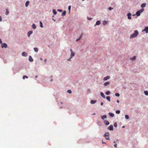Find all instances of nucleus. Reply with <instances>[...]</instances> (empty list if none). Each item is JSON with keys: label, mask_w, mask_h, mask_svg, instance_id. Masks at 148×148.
I'll return each mask as SVG.
<instances>
[{"label": "nucleus", "mask_w": 148, "mask_h": 148, "mask_svg": "<svg viewBox=\"0 0 148 148\" xmlns=\"http://www.w3.org/2000/svg\"><path fill=\"white\" fill-rule=\"evenodd\" d=\"M138 34V31L137 30H135L134 31V33L131 35L130 38H133L136 37L137 36Z\"/></svg>", "instance_id": "nucleus-1"}, {"label": "nucleus", "mask_w": 148, "mask_h": 148, "mask_svg": "<svg viewBox=\"0 0 148 148\" xmlns=\"http://www.w3.org/2000/svg\"><path fill=\"white\" fill-rule=\"evenodd\" d=\"M109 134L108 132H106L104 134V136L106 140H109Z\"/></svg>", "instance_id": "nucleus-2"}, {"label": "nucleus", "mask_w": 148, "mask_h": 148, "mask_svg": "<svg viewBox=\"0 0 148 148\" xmlns=\"http://www.w3.org/2000/svg\"><path fill=\"white\" fill-rule=\"evenodd\" d=\"M142 32H145L146 33H148V27H146L145 28L142 30Z\"/></svg>", "instance_id": "nucleus-3"}, {"label": "nucleus", "mask_w": 148, "mask_h": 148, "mask_svg": "<svg viewBox=\"0 0 148 148\" xmlns=\"http://www.w3.org/2000/svg\"><path fill=\"white\" fill-rule=\"evenodd\" d=\"M127 18L128 19L130 20L132 18L131 16L132 14H131L129 12L128 13L127 15Z\"/></svg>", "instance_id": "nucleus-4"}, {"label": "nucleus", "mask_w": 148, "mask_h": 148, "mask_svg": "<svg viewBox=\"0 0 148 148\" xmlns=\"http://www.w3.org/2000/svg\"><path fill=\"white\" fill-rule=\"evenodd\" d=\"M108 129L110 130H113V126L112 125H111L108 127Z\"/></svg>", "instance_id": "nucleus-5"}, {"label": "nucleus", "mask_w": 148, "mask_h": 148, "mask_svg": "<svg viewBox=\"0 0 148 148\" xmlns=\"http://www.w3.org/2000/svg\"><path fill=\"white\" fill-rule=\"evenodd\" d=\"M7 47V45L5 43H3L1 45V47L2 48H3L4 47L5 48H6Z\"/></svg>", "instance_id": "nucleus-6"}, {"label": "nucleus", "mask_w": 148, "mask_h": 148, "mask_svg": "<svg viewBox=\"0 0 148 148\" xmlns=\"http://www.w3.org/2000/svg\"><path fill=\"white\" fill-rule=\"evenodd\" d=\"M104 123L106 125H108L109 124V122L107 120H105L103 121Z\"/></svg>", "instance_id": "nucleus-7"}, {"label": "nucleus", "mask_w": 148, "mask_h": 148, "mask_svg": "<svg viewBox=\"0 0 148 148\" xmlns=\"http://www.w3.org/2000/svg\"><path fill=\"white\" fill-rule=\"evenodd\" d=\"M101 118L102 120H104L107 118V116L106 115H103L101 116Z\"/></svg>", "instance_id": "nucleus-8"}, {"label": "nucleus", "mask_w": 148, "mask_h": 148, "mask_svg": "<svg viewBox=\"0 0 148 148\" xmlns=\"http://www.w3.org/2000/svg\"><path fill=\"white\" fill-rule=\"evenodd\" d=\"M22 55L23 56H26L27 55V53L25 52H23L22 53Z\"/></svg>", "instance_id": "nucleus-9"}, {"label": "nucleus", "mask_w": 148, "mask_h": 148, "mask_svg": "<svg viewBox=\"0 0 148 148\" xmlns=\"http://www.w3.org/2000/svg\"><path fill=\"white\" fill-rule=\"evenodd\" d=\"M110 78V76H106V77H104L103 78V80L104 81H106L108 79H109Z\"/></svg>", "instance_id": "nucleus-10"}, {"label": "nucleus", "mask_w": 148, "mask_h": 148, "mask_svg": "<svg viewBox=\"0 0 148 148\" xmlns=\"http://www.w3.org/2000/svg\"><path fill=\"white\" fill-rule=\"evenodd\" d=\"M114 143H115V144L114 145V147L116 148H117V143H119V142L117 143V142L115 141H114Z\"/></svg>", "instance_id": "nucleus-11"}, {"label": "nucleus", "mask_w": 148, "mask_h": 148, "mask_svg": "<svg viewBox=\"0 0 148 148\" xmlns=\"http://www.w3.org/2000/svg\"><path fill=\"white\" fill-rule=\"evenodd\" d=\"M32 33V31H29L27 33V36L29 37L30 35Z\"/></svg>", "instance_id": "nucleus-12"}, {"label": "nucleus", "mask_w": 148, "mask_h": 148, "mask_svg": "<svg viewBox=\"0 0 148 148\" xmlns=\"http://www.w3.org/2000/svg\"><path fill=\"white\" fill-rule=\"evenodd\" d=\"M146 5V3H144L143 4H142L141 5V7L142 8H143L145 7Z\"/></svg>", "instance_id": "nucleus-13"}, {"label": "nucleus", "mask_w": 148, "mask_h": 148, "mask_svg": "<svg viewBox=\"0 0 148 148\" xmlns=\"http://www.w3.org/2000/svg\"><path fill=\"white\" fill-rule=\"evenodd\" d=\"M109 114L110 115V116L111 117H114V114L112 113L109 112Z\"/></svg>", "instance_id": "nucleus-14"}, {"label": "nucleus", "mask_w": 148, "mask_h": 148, "mask_svg": "<svg viewBox=\"0 0 148 148\" xmlns=\"http://www.w3.org/2000/svg\"><path fill=\"white\" fill-rule=\"evenodd\" d=\"M140 14L138 11L136 12V14L137 16H139L140 15Z\"/></svg>", "instance_id": "nucleus-15"}, {"label": "nucleus", "mask_w": 148, "mask_h": 148, "mask_svg": "<svg viewBox=\"0 0 148 148\" xmlns=\"http://www.w3.org/2000/svg\"><path fill=\"white\" fill-rule=\"evenodd\" d=\"M144 10V9L143 8H142L141 10H138L139 12L140 13H141Z\"/></svg>", "instance_id": "nucleus-16"}, {"label": "nucleus", "mask_w": 148, "mask_h": 148, "mask_svg": "<svg viewBox=\"0 0 148 148\" xmlns=\"http://www.w3.org/2000/svg\"><path fill=\"white\" fill-rule=\"evenodd\" d=\"M29 60L31 62H32L33 60L32 58L30 56L29 57Z\"/></svg>", "instance_id": "nucleus-17"}, {"label": "nucleus", "mask_w": 148, "mask_h": 148, "mask_svg": "<svg viewBox=\"0 0 148 148\" xmlns=\"http://www.w3.org/2000/svg\"><path fill=\"white\" fill-rule=\"evenodd\" d=\"M100 24V21H97L95 25V26H96V25H99Z\"/></svg>", "instance_id": "nucleus-18"}, {"label": "nucleus", "mask_w": 148, "mask_h": 148, "mask_svg": "<svg viewBox=\"0 0 148 148\" xmlns=\"http://www.w3.org/2000/svg\"><path fill=\"white\" fill-rule=\"evenodd\" d=\"M110 84V82H106L104 84V85L105 86H107V85H109Z\"/></svg>", "instance_id": "nucleus-19"}, {"label": "nucleus", "mask_w": 148, "mask_h": 148, "mask_svg": "<svg viewBox=\"0 0 148 148\" xmlns=\"http://www.w3.org/2000/svg\"><path fill=\"white\" fill-rule=\"evenodd\" d=\"M96 102V101L95 100H91L90 101V103L91 104H94Z\"/></svg>", "instance_id": "nucleus-20"}, {"label": "nucleus", "mask_w": 148, "mask_h": 148, "mask_svg": "<svg viewBox=\"0 0 148 148\" xmlns=\"http://www.w3.org/2000/svg\"><path fill=\"white\" fill-rule=\"evenodd\" d=\"M144 92L145 94L147 96L148 95V91H144Z\"/></svg>", "instance_id": "nucleus-21"}, {"label": "nucleus", "mask_w": 148, "mask_h": 148, "mask_svg": "<svg viewBox=\"0 0 148 148\" xmlns=\"http://www.w3.org/2000/svg\"><path fill=\"white\" fill-rule=\"evenodd\" d=\"M125 117L126 119L127 120H128L129 119V117L127 115H125Z\"/></svg>", "instance_id": "nucleus-22"}, {"label": "nucleus", "mask_w": 148, "mask_h": 148, "mask_svg": "<svg viewBox=\"0 0 148 148\" xmlns=\"http://www.w3.org/2000/svg\"><path fill=\"white\" fill-rule=\"evenodd\" d=\"M101 96L104 98H105V96L104 95V94L102 92H101Z\"/></svg>", "instance_id": "nucleus-23"}, {"label": "nucleus", "mask_w": 148, "mask_h": 148, "mask_svg": "<svg viewBox=\"0 0 148 148\" xmlns=\"http://www.w3.org/2000/svg\"><path fill=\"white\" fill-rule=\"evenodd\" d=\"M75 53L74 52H73L71 53V57H73L75 55Z\"/></svg>", "instance_id": "nucleus-24"}, {"label": "nucleus", "mask_w": 148, "mask_h": 148, "mask_svg": "<svg viewBox=\"0 0 148 148\" xmlns=\"http://www.w3.org/2000/svg\"><path fill=\"white\" fill-rule=\"evenodd\" d=\"M29 1H26V2L25 3V6L26 7H27L28 6L29 4Z\"/></svg>", "instance_id": "nucleus-25"}, {"label": "nucleus", "mask_w": 148, "mask_h": 148, "mask_svg": "<svg viewBox=\"0 0 148 148\" xmlns=\"http://www.w3.org/2000/svg\"><path fill=\"white\" fill-rule=\"evenodd\" d=\"M136 56H134L132 58H131V60L132 61L136 59Z\"/></svg>", "instance_id": "nucleus-26"}, {"label": "nucleus", "mask_w": 148, "mask_h": 148, "mask_svg": "<svg viewBox=\"0 0 148 148\" xmlns=\"http://www.w3.org/2000/svg\"><path fill=\"white\" fill-rule=\"evenodd\" d=\"M53 14L54 15H56L57 14V12H56V10L54 9L53 10Z\"/></svg>", "instance_id": "nucleus-27"}, {"label": "nucleus", "mask_w": 148, "mask_h": 148, "mask_svg": "<svg viewBox=\"0 0 148 148\" xmlns=\"http://www.w3.org/2000/svg\"><path fill=\"white\" fill-rule=\"evenodd\" d=\"M32 28L34 29H35L36 28V27L35 26V25L34 24H32Z\"/></svg>", "instance_id": "nucleus-28"}, {"label": "nucleus", "mask_w": 148, "mask_h": 148, "mask_svg": "<svg viewBox=\"0 0 148 148\" xmlns=\"http://www.w3.org/2000/svg\"><path fill=\"white\" fill-rule=\"evenodd\" d=\"M34 51L36 52H37L38 51V49L36 47L34 48Z\"/></svg>", "instance_id": "nucleus-29"}, {"label": "nucleus", "mask_w": 148, "mask_h": 148, "mask_svg": "<svg viewBox=\"0 0 148 148\" xmlns=\"http://www.w3.org/2000/svg\"><path fill=\"white\" fill-rule=\"evenodd\" d=\"M66 13V12L65 11H64L62 13V16H64L65 15Z\"/></svg>", "instance_id": "nucleus-30"}, {"label": "nucleus", "mask_w": 148, "mask_h": 148, "mask_svg": "<svg viewBox=\"0 0 148 148\" xmlns=\"http://www.w3.org/2000/svg\"><path fill=\"white\" fill-rule=\"evenodd\" d=\"M106 99L109 101H110V98L109 96L107 97H106Z\"/></svg>", "instance_id": "nucleus-31"}, {"label": "nucleus", "mask_w": 148, "mask_h": 148, "mask_svg": "<svg viewBox=\"0 0 148 148\" xmlns=\"http://www.w3.org/2000/svg\"><path fill=\"white\" fill-rule=\"evenodd\" d=\"M82 35H81V36H80V38H79L77 39H76V41H79V40L80 39V38H81V37H82Z\"/></svg>", "instance_id": "nucleus-32"}, {"label": "nucleus", "mask_w": 148, "mask_h": 148, "mask_svg": "<svg viewBox=\"0 0 148 148\" xmlns=\"http://www.w3.org/2000/svg\"><path fill=\"white\" fill-rule=\"evenodd\" d=\"M6 12L5 13V14L6 15H8L9 13V12L8 11L7 9H6Z\"/></svg>", "instance_id": "nucleus-33"}, {"label": "nucleus", "mask_w": 148, "mask_h": 148, "mask_svg": "<svg viewBox=\"0 0 148 148\" xmlns=\"http://www.w3.org/2000/svg\"><path fill=\"white\" fill-rule=\"evenodd\" d=\"M110 92L109 91H107L106 92V94L107 95H108L110 94Z\"/></svg>", "instance_id": "nucleus-34"}, {"label": "nucleus", "mask_w": 148, "mask_h": 148, "mask_svg": "<svg viewBox=\"0 0 148 148\" xmlns=\"http://www.w3.org/2000/svg\"><path fill=\"white\" fill-rule=\"evenodd\" d=\"M120 111L119 110H116V114H119L120 113Z\"/></svg>", "instance_id": "nucleus-35"}, {"label": "nucleus", "mask_w": 148, "mask_h": 148, "mask_svg": "<svg viewBox=\"0 0 148 148\" xmlns=\"http://www.w3.org/2000/svg\"><path fill=\"white\" fill-rule=\"evenodd\" d=\"M115 95L117 97H119L120 96V94L118 93H116L115 94Z\"/></svg>", "instance_id": "nucleus-36"}, {"label": "nucleus", "mask_w": 148, "mask_h": 148, "mask_svg": "<svg viewBox=\"0 0 148 148\" xmlns=\"http://www.w3.org/2000/svg\"><path fill=\"white\" fill-rule=\"evenodd\" d=\"M117 125L116 123H115L114 124V126L116 127H117Z\"/></svg>", "instance_id": "nucleus-37"}, {"label": "nucleus", "mask_w": 148, "mask_h": 148, "mask_svg": "<svg viewBox=\"0 0 148 148\" xmlns=\"http://www.w3.org/2000/svg\"><path fill=\"white\" fill-rule=\"evenodd\" d=\"M25 78H27L28 77L26 76H23V79H25Z\"/></svg>", "instance_id": "nucleus-38"}, {"label": "nucleus", "mask_w": 148, "mask_h": 148, "mask_svg": "<svg viewBox=\"0 0 148 148\" xmlns=\"http://www.w3.org/2000/svg\"><path fill=\"white\" fill-rule=\"evenodd\" d=\"M67 92L69 93H71V91L70 90H68L67 91Z\"/></svg>", "instance_id": "nucleus-39"}, {"label": "nucleus", "mask_w": 148, "mask_h": 148, "mask_svg": "<svg viewBox=\"0 0 148 148\" xmlns=\"http://www.w3.org/2000/svg\"><path fill=\"white\" fill-rule=\"evenodd\" d=\"M40 27H43L42 24V23L41 22H40Z\"/></svg>", "instance_id": "nucleus-40"}, {"label": "nucleus", "mask_w": 148, "mask_h": 148, "mask_svg": "<svg viewBox=\"0 0 148 148\" xmlns=\"http://www.w3.org/2000/svg\"><path fill=\"white\" fill-rule=\"evenodd\" d=\"M107 23V22L106 21H105L103 22V24L104 25H105Z\"/></svg>", "instance_id": "nucleus-41"}, {"label": "nucleus", "mask_w": 148, "mask_h": 148, "mask_svg": "<svg viewBox=\"0 0 148 148\" xmlns=\"http://www.w3.org/2000/svg\"><path fill=\"white\" fill-rule=\"evenodd\" d=\"M71 8V7L70 6H69V7H68V9H69V11H70V10Z\"/></svg>", "instance_id": "nucleus-42"}, {"label": "nucleus", "mask_w": 148, "mask_h": 148, "mask_svg": "<svg viewBox=\"0 0 148 148\" xmlns=\"http://www.w3.org/2000/svg\"><path fill=\"white\" fill-rule=\"evenodd\" d=\"M113 8L111 7H109L108 8V9L110 10H111Z\"/></svg>", "instance_id": "nucleus-43"}, {"label": "nucleus", "mask_w": 148, "mask_h": 148, "mask_svg": "<svg viewBox=\"0 0 148 148\" xmlns=\"http://www.w3.org/2000/svg\"><path fill=\"white\" fill-rule=\"evenodd\" d=\"M2 21V18L1 16H0V21Z\"/></svg>", "instance_id": "nucleus-44"}, {"label": "nucleus", "mask_w": 148, "mask_h": 148, "mask_svg": "<svg viewBox=\"0 0 148 148\" xmlns=\"http://www.w3.org/2000/svg\"><path fill=\"white\" fill-rule=\"evenodd\" d=\"M70 51L71 52V53H72V52H73V50H72L71 49L70 50Z\"/></svg>", "instance_id": "nucleus-45"}, {"label": "nucleus", "mask_w": 148, "mask_h": 148, "mask_svg": "<svg viewBox=\"0 0 148 148\" xmlns=\"http://www.w3.org/2000/svg\"><path fill=\"white\" fill-rule=\"evenodd\" d=\"M116 101L118 103H119V100H117Z\"/></svg>", "instance_id": "nucleus-46"}, {"label": "nucleus", "mask_w": 148, "mask_h": 148, "mask_svg": "<svg viewBox=\"0 0 148 148\" xmlns=\"http://www.w3.org/2000/svg\"><path fill=\"white\" fill-rule=\"evenodd\" d=\"M102 144H106V143L104 142H103V140L102 141Z\"/></svg>", "instance_id": "nucleus-47"}, {"label": "nucleus", "mask_w": 148, "mask_h": 148, "mask_svg": "<svg viewBox=\"0 0 148 148\" xmlns=\"http://www.w3.org/2000/svg\"><path fill=\"white\" fill-rule=\"evenodd\" d=\"M68 61H70L71 60V58H69L68 60Z\"/></svg>", "instance_id": "nucleus-48"}, {"label": "nucleus", "mask_w": 148, "mask_h": 148, "mask_svg": "<svg viewBox=\"0 0 148 148\" xmlns=\"http://www.w3.org/2000/svg\"><path fill=\"white\" fill-rule=\"evenodd\" d=\"M103 104V102H101V106H102Z\"/></svg>", "instance_id": "nucleus-49"}, {"label": "nucleus", "mask_w": 148, "mask_h": 148, "mask_svg": "<svg viewBox=\"0 0 148 148\" xmlns=\"http://www.w3.org/2000/svg\"><path fill=\"white\" fill-rule=\"evenodd\" d=\"M2 42L1 40L0 39V43H1Z\"/></svg>", "instance_id": "nucleus-50"}, {"label": "nucleus", "mask_w": 148, "mask_h": 148, "mask_svg": "<svg viewBox=\"0 0 148 148\" xmlns=\"http://www.w3.org/2000/svg\"><path fill=\"white\" fill-rule=\"evenodd\" d=\"M136 15V14H133L132 15V16H135Z\"/></svg>", "instance_id": "nucleus-51"}, {"label": "nucleus", "mask_w": 148, "mask_h": 148, "mask_svg": "<svg viewBox=\"0 0 148 148\" xmlns=\"http://www.w3.org/2000/svg\"><path fill=\"white\" fill-rule=\"evenodd\" d=\"M88 18L89 20H90L91 19V18H89L88 17Z\"/></svg>", "instance_id": "nucleus-52"}, {"label": "nucleus", "mask_w": 148, "mask_h": 148, "mask_svg": "<svg viewBox=\"0 0 148 148\" xmlns=\"http://www.w3.org/2000/svg\"><path fill=\"white\" fill-rule=\"evenodd\" d=\"M40 59L41 60H42V59L41 58H40Z\"/></svg>", "instance_id": "nucleus-53"}, {"label": "nucleus", "mask_w": 148, "mask_h": 148, "mask_svg": "<svg viewBox=\"0 0 148 148\" xmlns=\"http://www.w3.org/2000/svg\"><path fill=\"white\" fill-rule=\"evenodd\" d=\"M125 127V126H123L122 127V128H124Z\"/></svg>", "instance_id": "nucleus-54"}, {"label": "nucleus", "mask_w": 148, "mask_h": 148, "mask_svg": "<svg viewBox=\"0 0 148 148\" xmlns=\"http://www.w3.org/2000/svg\"><path fill=\"white\" fill-rule=\"evenodd\" d=\"M47 60L46 59L45 60V62Z\"/></svg>", "instance_id": "nucleus-55"}, {"label": "nucleus", "mask_w": 148, "mask_h": 148, "mask_svg": "<svg viewBox=\"0 0 148 148\" xmlns=\"http://www.w3.org/2000/svg\"><path fill=\"white\" fill-rule=\"evenodd\" d=\"M58 10L59 11H61V10Z\"/></svg>", "instance_id": "nucleus-56"}, {"label": "nucleus", "mask_w": 148, "mask_h": 148, "mask_svg": "<svg viewBox=\"0 0 148 148\" xmlns=\"http://www.w3.org/2000/svg\"><path fill=\"white\" fill-rule=\"evenodd\" d=\"M37 77V76H36V77Z\"/></svg>", "instance_id": "nucleus-57"}, {"label": "nucleus", "mask_w": 148, "mask_h": 148, "mask_svg": "<svg viewBox=\"0 0 148 148\" xmlns=\"http://www.w3.org/2000/svg\"><path fill=\"white\" fill-rule=\"evenodd\" d=\"M82 0V1H84L85 0Z\"/></svg>", "instance_id": "nucleus-58"}]
</instances>
